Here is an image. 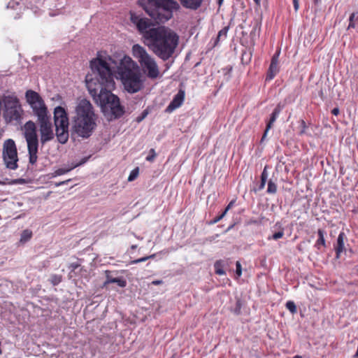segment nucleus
<instances>
[{
    "instance_id": "7ed1b4c3",
    "label": "nucleus",
    "mask_w": 358,
    "mask_h": 358,
    "mask_svg": "<svg viewBox=\"0 0 358 358\" xmlns=\"http://www.w3.org/2000/svg\"><path fill=\"white\" fill-rule=\"evenodd\" d=\"M96 115L90 101L81 99L75 109L72 117L71 135H76L84 139L90 138L95 131Z\"/></svg>"
},
{
    "instance_id": "c756f323",
    "label": "nucleus",
    "mask_w": 358,
    "mask_h": 358,
    "mask_svg": "<svg viewBox=\"0 0 358 358\" xmlns=\"http://www.w3.org/2000/svg\"><path fill=\"white\" fill-rule=\"evenodd\" d=\"M277 192V185L271 179L268 182L266 192L268 194H275Z\"/></svg>"
},
{
    "instance_id": "cd10ccee",
    "label": "nucleus",
    "mask_w": 358,
    "mask_h": 358,
    "mask_svg": "<svg viewBox=\"0 0 358 358\" xmlns=\"http://www.w3.org/2000/svg\"><path fill=\"white\" fill-rule=\"evenodd\" d=\"M74 168H72V165L70 167H69V168H59V169H57L52 173V177H56V176H58L64 175V174L67 173L68 172L71 171Z\"/></svg>"
},
{
    "instance_id": "4be33fe9",
    "label": "nucleus",
    "mask_w": 358,
    "mask_h": 358,
    "mask_svg": "<svg viewBox=\"0 0 358 358\" xmlns=\"http://www.w3.org/2000/svg\"><path fill=\"white\" fill-rule=\"evenodd\" d=\"M68 268L70 270L69 273V279L75 278V275H73V272H76V270H79V271H81L83 270V268L81 267V264L78 261L71 263L69 265Z\"/></svg>"
},
{
    "instance_id": "2f4dec72",
    "label": "nucleus",
    "mask_w": 358,
    "mask_h": 358,
    "mask_svg": "<svg viewBox=\"0 0 358 358\" xmlns=\"http://www.w3.org/2000/svg\"><path fill=\"white\" fill-rule=\"evenodd\" d=\"M139 173L138 167H136V169H133L128 177V181H134L138 176Z\"/></svg>"
},
{
    "instance_id": "603ef678",
    "label": "nucleus",
    "mask_w": 358,
    "mask_h": 358,
    "mask_svg": "<svg viewBox=\"0 0 358 358\" xmlns=\"http://www.w3.org/2000/svg\"><path fill=\"white\" fill-rule=\"evenodd\" d=\"M24 182V179H17L15 181V183H19V184H22Z\"/></svg>"
},
{
    "instance_id": "473e14b6",
    "label": "nucleus",
    "mask_w": 358,
    "mask_h": 358,
    "mask_svg": "<svg viewBox=\"0 0 358 358\" xmlns=\"http://www.w3.org/2000/svg\"><path fill=\"white\" fill-rule=\"evenodd\" d=\"M285 306L292 313H295L296 312V306L294 301H288L286 303Z\"/></svg>"
},
{
    "instance_id": "f03ea898",
    "label": "nucleus",
    "mask_w": 358,
    "mask_h": 358,
    "mask_svg": "<svg viewBox=\"0 0 358 358\" xmlns=\"http://www.w3.org/2000/svg\"><path fill=\"white\" fill-rule=\"evenodd\" d=\"M144 43L157 57L166 62L173 57L179 43L178 34L166 26H157Z\"/></svg>"
},
{
    "instance_id": "49530a36",
    "label": "nucleus",
    "mask_w": 358,
    "mask_h": 358,
    "mask_svg": "<svg viewBox=\"0 0 358 358\" xmlns=\"http://www.w3.org/2000/svg\"><path fill=\"white\" fill-rule=\"evenodd\" d=\"M294 10L296 12L299 8V0H292Z\"/></svg>"
},
{
    "instance_id": "13d9d810",
    "label": "nucleus",
    "mask_w": 358,
    "mask_h": 358,
    "mask_svg": "<svg viewBox=\"0 0 358 358\" xmlns=\"http://www.w3.org/2000/svg\"><path fill=\"white\" fill-rule=\"evenodd\" d=\"M293 358H302L300 355H295Z\"/></svg>"
},
{
    "instance_id": "6e6552de",
    "label": "nucleus",
    "mask_w": 358,
    "mask_h": 358,
    "mask_svg": "<svg viewBox=\"0 0 358 358\" xmlns=\"http://www.w3.org/2000/svg\"><path fill=\"white\" fill-rule=\"evenodd\" d=\"M24 136L27 144L29 163L34 165L38 159L39 143L36 124L31 120L27 121L24 125Z\"/></svg>"
},
{
    "instance_id": "2eb2a0df",
    "label": "nucleus",
    "mask_w": 358,
    "mask_h": 358,
    "mask_svg": "<svg viewBox=\"0 0 358 358\" xmlns=\"http://www.w3.org/2000/svg\"><path fill=\"white\" fill-rule=\"evenodd\" d=\"M22 110L21 106L12 108H8L7 110H4L3 117L8 122H11L13 121H20L22 118Z\"/></svg>"
},
{
    "instance_id": "ea45409f",
    "label": "nucleus",
    "mask_w": 358,
    "mask_h": 358,
    "mask_svg": "<svg viewBox=\"0 0 358 358\" xmlns=\"http://www.w3.org/2000/svg\"><path fill=\"white\" fill-rule=\"evenodd\" d=\"M156 157L155 151L153 148L150 149V154L146 157V160L148 162H152L154 160Z\"/></svg>"
},
{
    "instance_id": "6ab92c4d",
    "label": "nucleus",
    "mask_w": 358,
    "mask_h": 358,
    "mask_svg": "<svg viewBox=\"0 0 358 358\" xmlns=\"http://www.w3.org/2000/svg\"><path fill=\"white\" fill-rule=\"evenodd\" d=\"M182 7L192 10H196L199 9L203 0H178Z\"/></svg>"
},
{
    "instance_id": "09e8293b",
    "label": "nucleus",
    "mask_w": 358,
    "mask_h": 358,
    "mask_svg": "<svg viewBox=\"0 0 358 358\" xmlns=\"http://www.w3.org/2000/svg\"><path fill=\"white\" fill-rule=\"evenodd\" d=\"M71 180V179H68L66 180H64V181H62V182H57L55 184V186L56 187H58V186H61V185H66L69 182H70Z\"/></svg>"
},
{
    "instance_id": "7c9ffc66",
    "label": "nucleus",
    "mask_w": 358,
    "mask_h": 358,
    "mask_svg": "<svg viewBox=\"0 0 358 358\" xmlns=\"http://www.w3.org/2000/svg\"><path fill=\"white\" fill-rule=\"evenodd\" d=\"M224 76H225L226 80H229L231 78V73L232 71V66H227L222 69Z\"/></svg>"
},
{
    "instance_id": "6e6d98bb",
    "label": "nucleus",
    "mask_w": 358,
    "mask_h": 358,
    "mask_svg": "<svg viewBox=\"0 0 358 358\" xmlns=\"http://www.w3.org/2000/svg\"><path fill=\"white\" fill-rule=\"evenodd\" d=\"M79 270H76V272H73V275H75V278H76L78 275Z\"/></svg>"
},
{
    "instance_id": "5fc2aeb1",
    "label": "nucleus",
    "mask_w": 358,
    "mask_h": 358,
    "mask_svg": "<svg viewBox=\"0 0 358 358\" xmlns=\"http://www.w3.org/2000/svg\"><path fill=\"white\" fill-rule=\"evenodd\" d=\"M224 0H217V4L220 7L223 3Z\"/></svg>"
},
{
    "instance_id": "bb28decb",
    "label": "nucleus",
    "mask_w": 358,
    "mask_h": 358,
    "mask_svg": "<svg viewBox=\"0 0 358 358\" xmlns=\"http://www.w3.org/2000/svg\"><path fill=\"white\" fill-rule=\"evenodd\" d=\"M31 237H32V231L31 230H29V229L23 230L21 234V236H20V241L23 243H26L28 241H29Z\"/></svg>"
},
{
    "instance_id": "f257e3e1",
    "label": "nucleus",
    "mask_w": 358,
    "mask_h": 358,
    "mask_svg": "<svg viewBox=\"0 0 358 358\" xmlns=\"http://www.w3.org/2000/svg\"><path fill=\"white\" fill-rule=\"evenodd\" d=\"M90 68L92 73L85 77L90 94L108 120L120 119L124 115L125 108L120 103V98L111 92L115 83L109 64L97 57L90 62Z\"/></svg>"
},
{
    "instance_id": "dca6fc26",
    "label": "nucleus",
    "mask_w": 358,
    "mask_h": 358,
    "mask_svg": "<svg viewBox=\"0 0 358 358\" xmlns=\"http://www.w3.org/2000/svg\"><path fill=\"white\" fill-rule=\"evenodd\" d=\"M345 238V234L344 232L341 231L338 236L336 243L334 245V250L336 252V258L339 259L341 257V255L342 252H345L347 255V252L350 253L352 252V250L350 248L348 250L345 248L344 245V239Z\"/></svg>"
},
{
    "instance_id": "f704fd0d",
    "label": "nucleus",
    "mask_w": 358,
    "mask_h": 358,
    "mask_svg": "<svg viewBox=\"0 0 358 358\" xmlns=\"http://www.w3.org/2000/svg\"><path fill=\"white\" fill-rule=\"evenodd\" d=\"M355 16H356V13H352L350 15V17H349V24L348 26V29L355 28V22H354L355 20Z\"/></svg>"
},
{
    "instance_id": "a211bd4d",
    "label": "nucleus",
    "mask_w": 358,
    "mask_h": 358,
    "mask_svg": "<svg viewBox=\"0 0 358 358\" xmlns=\"http://www.w3.org/2000/svg\"><path fill=\"white\" fill-rule=\"evenodd\" d=\"M3 101L4 104V110L20 106L18 98L14 95L4 96Z\"/></svg>"
},
{
    "instance_id": "a18cd8bd",
    "label": "nucleus",
    "mask_w": 358,
    "mask_h": 358,
    "mask_svg": "<svg viewBox=\"0 0 358 358\" xmlns=\"http://www.w3.org/2000/svg\"><path fill=\"white\" fill-rule=\"evenodd\" d=\"M155 257V254H153V255H150V256H146V257H143L139 258L138 259H139L140 263H141V262H145L146 260H148L149 259H153Z\"/></svg>"
},
{
    "instance_id": "20e7f679",
    "label": "nucleus",
    "mask_w": 358,
    "mask_h": 358,
    "mask_svg": "<svg viewBox=\"0 0 358 358\" xmlns=\"http://www.w3.org/2000/svg\"><path fill=\"white\" fill-rule=\"evenodd\" d=\"M137 4L157 24L166 22L180 8L175 0H138Z\"/></svg>"
},
{
    "instance_id": "a878e982",
    "label": "nucleus",
    "mask_w": 358,
    "mask_h": 358,
    "mask_svg": "<svg viewBox=\"0 0 358 358\" xmlns=\"http://www.w3.org/2000/svg\"><path fill=\"white\" fill-rule=\"evenodd\" d=\"M229 27L228 26L224 27L221 30L219 31L216 41L215 42V45H217V43L220 41L225 39L227 36V32L229 31Z\"/></svg>"
},
{
    "instance_id": "9b49d317",
    "label": "nucleus",
    "mask_w": 358,
    "mask_h": 358,
    "mask_svg": "<svg viewBox=\"0 0 358 358\" xmlns=\"http://www.w3.org/2000/svg\"><path fill=\"white\" fill-rule=\"evenodd\" d=\"M38 123L41 134L40 142L42 145H44L47 142L52 141L55 137L52 125L50 119L45 120Z\"/></svg>"
},
{
    "instance_id": "4d7b16f0",
    "label": "nucleus",
    "mask_w": 358,
    "mask_h": 358,
    "mask_svg": "<svg viewBox=\"0 0 358 358\" xmlns=\"http://www.w3.org/2000/svg\"><path fill=\"white\" fill-rule=\"evenodd\" d=\"M255 1V3L257 5V6H259L260 5V1L261 0H253Z\"/></svg>"
},
{
    "instance_id": "8fccbe9b",
    "label": "nucleus",
    "mask_w": 358,
    "mask_h": 358,
    "mask_svg": "<svg viewBox=\"0 0 358 358\" xmlns=\"http://www.w3.org/2000/svg\"><path fill=\"white\" fill-rule=\"evenodd\" d=\"M339 113H340V110L338 107L333 108L331 110V113L334 115H338L339 114Z\"/></svg>"
},
{
    "instance_id": "a19ab883",
    "label": "nucleus",
    "mask_w": 358,
    "mask_h": 358,
    "mask_svg": "<svg viewBox=\"0 0 358 358\" xmlns=\"http://www.w3.org/2000/svg\"><path fill=\"white\" fill-rule=\"evenodd\" d=\"M236 274L238 277H240L242 275V267L239 262H236Z\"/></svg>"
},
{
    "instance_id": "37998d69",
    "label": "nucleus",
    "mask_w": 358,
    "mask_h": 358,
    "mask_svg": "<svg viewBox=\"0 0 358 358\" xmlns=\"http://www.w3.org/2000/svg\"><path fill=\"white\" fill-rule=\"evenodd\" d=\"M17 5H19L18 2L12 0L10 1H9L8 3L7 4V8L14 9L15 8V6Z\"/></svg>"
},
{
    "instance_id": "680f3d73",
    "label": "nucleus",
    "mask_w": 358,
    "mask_h": 358,
    "mask_svg": "<svg viewBox=\"0 0 358 358\" xmlns=\"http://www.w3.org/2000/svg\"><path fill=\"white\" fill-rule=\"evenodd\" d=\"M320 95H322L323 92L322 90L320 91Z\"/></svg>"
},
{
    "instance_id": "e2e57ef3",
    "label": "nucleus",
    "mask_w": 358,
    "mask_h": 358,
    "mask_svg": "<svg viewBox=\"0 0 358 358\" xmlns=\"http://www.w3.org/2000/svg\"><path fill=\"white\" fill-rule=\"evenodd\" d=\"M357 211H358V209H357Z\"/></svg>"
},
{
    "instance_id": "3c124183",
    "label": "nucleus",
    "mask_w": 358,
    "mask_h": 358,
    "mask_svg": "<svg viewBox=\"0 0 358 358\" xmlns=\"http://www.w3.org/2000/svg\"><path fill=\"white\" fill-rule=\"evenodd\" d=\"M162 283V280H154L152 282V284L155 285H161Z\"/></svg>"
},
{
    "instance_id": "423d86ee",
    "label": "nucleus",
    "mask_w": 358,
    "mask_h": 358,
    "mask_svg": "<svg viewBox=\"0 0 358 358\" xmlns=\"http://www.w3.org/2000/svg\"><path fill=\"white\" fill-rule=\"evenodd\" d=\"M133 56L139 62L143 72L151 79L157 78L159 71L155 59L143 46L135 44L132 47Z\"/></svg>"
},
{
    "instance_id": "de8ad7c7",
    "label": "nucleus",
    "mask_w": 358,
    "mask_h": 358,
    "mask_svg": "<svg viewBox=\"0 0 358 358\" xmlns=\"http://www.w3.org/2000/svg\"><path fill=\"white\" fill-rule=\"evenodd\" d=\"M234 203V201H231L229 202V203L227 206L226 208L223 211V213H225V214L227 213V211L233 206Z\"/></svg>"
},
{
    "instance_id": "b1692460",
    "label": "nucleus",
    "mask_w": 358,
    "mask_h": 358,
    "mask_svg": "<svg viewBox=\"0 0 358 358\" xmlns=\"http://www.w3.org/2000/svg\"><path fill=\"white\" fill-rule=\"evenodd\" d=\"M268 178L267 166H265L263 171L261 173V182L259 185L258 189L262 190L264 188L266 182Z\"/></svg>"
},
{
    "instance_id": "f8f14e48",
    "label": "nucleus",
    "mask_w": 358,
    "mask_h": 358,
    "mask_svg": "<svg viewBox=\"0 0 358 358\" xmlns=\"http://www.w3.org/2000/svg\"><path fill=\"white\" fill-rule=\"evenodd\" d=\"M283 108L284 105L282 104L281 103H279L277 104V106L273 110L272 113L270 115L269 120L266 122V129L260 140V143H263L264 141L266 140L268 131L272 128L273 123L275 122L276 119L278 118Z\"/></svg>"
},
{
    "instance_id": "aec40b11",
    "label": "nucleus",
    "mask_w": 358,
    "mask_h": 358,
    "mask_svg": "<svg viewBox=\"0 0 358 358\" xmlns=\"http://www.w3.org/2000/svg\"><path fill=\"white\" fill-rule=\"evenodd\" d=\"M317 233L318 238L315 241L314 247L317 250H321L322 247L323 248H326L327 247L326 240L324 238V236L326 234V232H325V231L324 229H319L317 230Z\"/></svg>"
},
{
    "instance_id": "bf43d9fd",
    "label": "nucleus",
    "mask_w": 358,
    "mask_h": 358,
    "mask_svg": "<svg viewBox=\"0 0 358 358\" xmlns=\"http://www.w3.org/2000/svg\"><path fill=\"white\" fill-rule=\"evenodd\" d=\"M356 272H357V274L358 275V265L357 266V268H356Z\"/></svg>"
},
{
    "instance_id": "c85d7f7f",
    "label": "nucleus",
    "mask_w": 358,
    "mask_h": 358,
    "mask_svg": "<svg viewBox=\"0 0 358 358\" xmlns=\"http://www.w3.org/2000/svg\"><path fill=\"white\" fill-rule=\"evenodd\" d=\"M62 280V276L61 275L52 274L50 275L49 281L53 286L59 285Z\"/></svg>"
},
{
    "instance_id": "9d476101",
    "label": "nucleus",
    "mask_w": 358,
    "mask_h": 358,
    "mask_svg": "<svg viewBox=\"0 0 358 358\" xmlns=\"http://www.w3.org/2000/svg\"><path fill=\"white\" fill-rule=\"evenodd\" d=\"M2 156L7 169L10 170L17 169V150L15 143L13 139H7L4 141Z\"/></svg>"
},
{
    "instance_id": "5701e85b",
    "label": "nucleus",
    "mask_w": 358,
    "mask_h": 358,
    "mask_svg": "<svg viewBox=\"0 0 358 358\" xmlns=\"http://www.w3.org/2000/svg\"><path fill=\"white\" fill-rule=\"evenodd\" d=\"M278 64L271 63L266 75V80H272L278 73Z\"/></svg>"
},
{
    "instance_id": "0eeeda50",
    "label": "nucleus",
    "mask_w": 358,
    "mask_h": 358,
    "mask_svg": "<svg viewBox=\"0 0 358 358\" xmlns=\"http://www.w3.org/2000/svg\"><path fill=\"white\" fill-rule=\"evenodd\" d=\"M54 124L55 126V135L57 141L64 144L68 141L69 133V117L66 110L62 106H58L54 109Z\"/></svg>"
},
{
    "instance_id": "052dcab7",
    "label": "nucleus",
    "mask_w": 358,
    "mask_h": 358,
    "mask_svg": "<svg viewBox=\"0 0 358 358\" xmlns=\"http://www.w3.org/2000/svg\"><path fill=\"white\" fill-rule=\"evenodd\" d=\"M136 248V245H132V246H131V248H132V249H135Z\"/></svg>"
},
{
    "instance_id": "f3484780",
    "label": "nucleus",
    "mask_w": 358,
    "mask_h": 358,
    "mask_svg": "<svg viewBox=\"0 0 358 358\" xmlns=\"http://www.w3.org/2000/svg\"><path fill=\"white\" fill-rule=\"evenodd\" d=\"M33 114L37 117L38 122L50 119L46 105L32 108Z\"/></svg>"
},
{
    "instance_id": "4c0bfd02",
    "label": "nucleus",
    "mask_w": 358,
    "mask_h": 358,
    "mask_svg": "<svg viewBox=\"0 0 358 358\" xmlns=\"http://www.w3.org/2000/svg\"><path fill=\"white\" fill-rule=\"evenodd\" d=\"M148 115V109H145L144 110L141 114L140 115H138L136 119V121L137 122H142L146 117L147 115Z\"/></svg>"
},
{
    "instance_id": "c9c22d12",
    "label": "nucleus",
    "mask_w": 358,
    "mask_h": 358,
    "mask_svg": "<svg viewBox=\"0 0 358 358\" xmlns=\"http://www.w3.org/2000/svg\"><path fill=\"white\" fill-rule=\"evenodd\" d=\"M283 236H284V231H283V229H281L280 231L274 233L271 236H269L268 238V240H271V239L278 240V239L282 238Z\"/></svg>"
},
{
    "instance_id": "58836bf2",
    "label": "nucleus",
    "mask_w": 358,
    "mask_h": 358,
    "mask_svg": "<svg viewBox=\"0 0 358 358\" xmlns=\"http://www.w3.org/2000/svg\"><path fill=\"white\" fill-rule=\"evenodd\" d=\"M90 157V156L83 157L78 163L72 164V168L75 169L79 166H81V165L85 164L88 161Z\"/></svg>"
},
{
    "instance_id": "412c9836",
    "label": "nucleus",
    "mask_w": 358,
    "mask_h": 358,
    "mask_svg": "<svg viewBox=\"0 0 358 358\" xmlns=\"http://www.w3.org/2000/svg\"><path fill=\"white\" fill-rule=\"evenodd\" d=\"M110 283H116L120 287H125L127 286V281L123 277L113 278L107 274L104 285Z\"/></svg>"
},
{
    "instance_id": "864d4df0",
    "label": "nucleus",
    "mask_w": 358,
    "mask_h": 358,
    "mask_svg": "<svg viewBox=\"0 0 358 358\" xmlns=\"http://www.w3.org/2000/svg\"><path fill=\"white\" fill-rule=\"evenodd\" d=\"M138 263H140V261L138 259L131 261L129 264H136Z\"/></svg>"
},
{
    "instance_id": "c03bdc74",
    "label": "nucleus",
    "mask_w": 358,
    "mask_h": 358,
    "mask_svg": "<svg viewBox=\"0 0 358 358\" xmlns=\"http://www.w3.org/2000/svg\"><path fill=\"white\" fill-rule=\"evenodd\" d=\"M241 302H240V301H237L236 304V308L234 310V312L236 315H239L241 313Z\"/></svg>"
},
{
    "instance_id": "79ce46f5",
    "label": "nucleus",
    "mask_w": 358,
    "mask_h": 358,
    "mask_svg": "<svg viewBox=\"0 0 358 358\" xmlns=\"http://www.w3.org/2000/svg\"><path fill=\"white\" fill-rule=\"evenodd\" d=\"M280 55V50L276 52L272 57L271 63L278 64V57Z\"/></svg>"
},
{
    "instance_id": "4468645a",
    "label": "nucleus",
    "mask_w": 358,
    "mask_h": 358,
    "mask_svg": "<svg viewBox=\"0 0 358 358\" xmlns=\"http://www.w3.org/2000/svg\"><path fill=\"white\" fill-rule=\"evenodd\" d=\"M185 90L180 89L178 93L173 96L172 101L165 109V113H171L182 106L185 100Z\"/></svg>"
},
{
    "instance_id": "e433bc0d",
    "label": "nucleus",
    "mask_w": 358,
    "mask_h": 358,
    "mask_svg": "<svg viewBox=\"0 0 358 358\" xmlns=\"http://www.w3.org/2000/svg\"><path fill=\"white\" fill-rule=\"evenodd\" d=\"M225 216V213H222L220 215L215 217L214 219L210 220L208 222L209 225H213L218 222L220 220H221Z\"/></svg>"
},
{
    "instance_id": "72a5a7b5",
    "label": "nucleus",
    "mask_w": 358,
    "mask_h": 358,
    "mask_svg": "<svg viewBox=\"0 0 358 358\" xmlns=\"http://www.w3.org/2000/svg\"><path fill=\"white\" fill-rule=\"evenodd\" d=\"M301 130L299 132V135L302 136L304 134H306V129L308 128V126L306 125V122L303 120H301L299 121Z\"/></svg>"
},
{
    "instance_id": "1a4fd4ad",
    "label": "nucleus",
    "mask_w": 358,
    "mask_h": 358,
    "mask_svg": "<svg viewBox=\"0 0 358 358\" xmlns=\"http://www.w3.org/2000/svg\"><path fill=\"white\" fill-rule=\"evenodd\" d=\"M130 20L136 26L137 31L141 36L143 43L148 40L150 33L157 29V27H155L156 24L151 18L148 19L143 15V14H136L135 13H130Z\"/></svg>"
},
{
    "instance_id": "ddd939ff",
    "label": "nucleus",
    "mask_w": 358,
    "mask_h": 358,
    "mask_svg": "<svg viewBox=\"0 0 358 358\" xmlns=\"http://www.w3.org/2000/svg\"><path fill=\"white\" fill-rule=\"evenodd\" d=\"M25 99L31 108L45 105V103L41 96L38 92L32 90H28L26 91Z\"/></svg>"
},
{
    "instance_id": "393cba45",
    "label": "nucleus",
    "mask_w": 358,
    "mask_h": 358,
    "mask_svg": "<svg viewBox=\"0 0 358 358\" xmlns=\"http://www.w3.org/2000/svg\"><path fill=\"white\" fill-rule=\"evenodd\" d=\"M223 262L222 260H217L214 264L215 272L219 275H224L226 273L223 269Z\"/></svg>"
},
{
    "instance_id": "39448f33",
    "label": "nucleus",
    "mask_w": 358,
    "mask_h": 358,
    "mask_svg": "<svg viewBox=\"0 0 358 358\" xmlns=\"http://www.w3.org/2000/svg\"><path fill=\"white\" fill-rule=\"evenodd\" d=\"M133 62L129 58L127 64L122 62L118 66L117 73L122 80L124 89L131 94L138 92L143 87V82L141 79V73L138 70H134L131 64Z\"/></svg>"
}]
</instances>
